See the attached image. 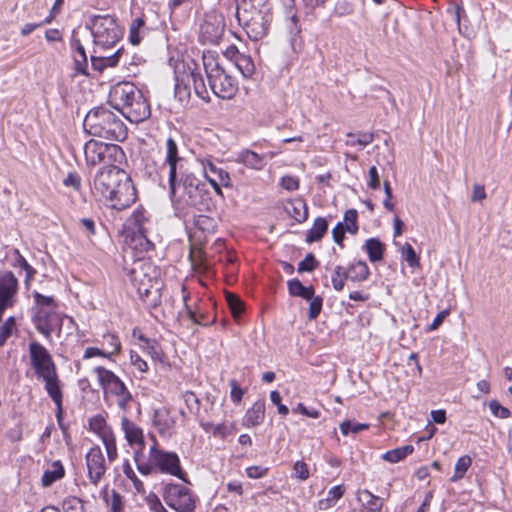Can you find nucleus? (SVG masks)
<instances>
[{"label":"nucleus","mask_w":512,"mask_h":512,"mask_svg":"<svg viewBox=\"0 0 512 512\" xmlns=\"http://www.w3.org/2000/svg\"><path fill=\"white\" fill-rule=\"evenodd\" d=\"M121 425L125 434V438L130 445L138 444L140 446H144V436L142 429H140L135 423L126 417L122 418Z\"/></svg>","instance_id":"27"},{"label":"nucleus","mask_w":512,"mask_h":512,"mask_svg":"<svg viewBox=\"0 0 512 512\" xmlns=\"http://www.w3.org/2000/svg\"><path fill=\"white\" fill-rule=\"evenodd\" d=\"M364 249L371 262H378L383 258L385 246L378 238H369L365 241Z\"/></svg>","instance_id":"33"},{"label":"nucleus","mask_w":512,"mask_h":512,"mask_svg":"<svg viewBox=\"0 0 512 512\" xmlns=\"http://www.w3.org/2000/svg\"><path fill=\"white\" fill-rule=\"evenodd\" d=\"M141 91L131 82H119L109 92V102L113 108L121 112L135 101L137 93Z\"/></svg>","instance_id":"18"},{"label":"nucleus","mask_w":512,"mask_h":512,"mask_svg":"<svg viewBox=\"0 0 512 512\" xmlns=\"http://www.w3.org/2000/svg\"><path fill=\"white\" fill-rule=\"evenodd\" d=\"M121 114L131 123H140L151 114L150 105L142 92L137 93L135 101L121 111Z\"/></svg>","instance_id":"22"},{"label":"nucleus","mask_w":512,"mask_h":512,"mask_svg":"<svg viewBox=\"0 0 512 512\" xmlns=\"http://www.w3.org/2000/svg\"><path fill=\"white\" fill-rule=\"evenodd\" d=\"M236 162L254 170H262L266 165L265 155H260L249 149L239 152L236 157Z\"/></svg>","instance_id":"25"},{"label":"nucleus","mask_w":512,"mask_h":512,"mask_svg":"<svg viewBox=\"0 0 512 512\" xmlns=\"http://www.w3.org/2000/svg\"><path fill=\"white\" fill-rule=\"evenodd\" d=\"M402 258L408 263L410 267H417L419 265V257L417 256L414 248L406 243L401 249Z\"/></svg>","instance_id":"48"},{"label":"nucleus","mask_w":512,"mask_h":512,"mask_svg":"<svg viewBox=\"0 0 512 512\" xmlns=\"http://www.w3.org/2000/svg\"><path fill=\"white\" fill-rule=\"evenodd\" d=\"M272 12L268 0H237L236 12Z\"/></svg>","instance_id":"31"},{"label":"nucleus","mask_w":512,"mask_h":512,"mask_svg":"<svg viewBox=\"0 0 512 512\" xmlns=\"http://www.w3.org/2000/svg\"><path fill=\"white\" fill-rule=\"evenodd\" d=\"M70 46L74 52V63L76 72L88 76V57L83 44L81 43L80 39L76 37L75 30L73 31L71 37Z\"/></svg>","instance_id":"23"},{"label":"nucleus","mask_w":512,"mask_h":512,"mask_svg":"<svg viewBox=\"0 0 512 512\" xmlns=\"http://www.w3.org/2000/svg\"><path fill=\"white\" fill-rule=\"evenodd\" d=\"M471 464H472V459L470 456L464 455V456L460 457L455 464L454 474L451 477V481L457 482L460 479H462L464 477V475L466 474L467 470L469 469V467L471 466Z\"/></svg>","instance_id":"40"},{"label":"nucleus","mask_w":512,"mask_h":512,"mask_svg":"<svg viewBox=\"0 0 512 512\" xmlns=\"http://www.w3.org/2000/svg\"><path fill=\"white\" fill-rule=\"evenodd\" d=\"M318 266V261L312 253H308L298 264V272H312Z\"/></svg>","instance_id":"53"},{"label":"nucleus","mask_w":512,"mask_h":512,"mask_svg":"<svg viewBox=\"0 0 512 512\" xmlns=\"http://www.w3.org/2000/svg\"><path fill=\"white\" fill-rule=\"evenodd\" d=\"M236 18L249 39L258 41L267 35L273 15L265 11L236 12Z\"/></svg>","instance_id":"14"},{"label":"nucleus","mask_w":512,"mask_h":512,"mask_svg":"<svg viewBox=\"0 0 512 512\" xmlns=\"http://www.w3.org/2000/svg\"><path fill=\"white\" fill-rule=\"evenodd\" d=\"M85 162L88 167L113 165L120 161L124 153L120 146L108 144L97 140H89L84 145Z\"/></svg>","instance_id":"12"},{"label":"nucleus","mask_w":512,"mask_h":512,"mask_svg":"<svg viewBox=\"0 0 512 512\" xmlns=\"http://www.w3.org/2000/svg\"><path fill=\"white\" fill-rule=\"evenodd\" d=\"M308 300L310 301L308 317L310 320H314L321 312L323 299L320 296L313 295L312 298H309Z\"/></svg>","instance_id":"54"},{"label":"nucleus","mask_w":512,"mask_h":512,"mask_svg":"<svg viewBox=\"0 0 512 512\" xmlns=\"http://www.w3.org/2000/svg\"><path fill=\"white\" fill-rule=\"evenodd\" d=\"M189 258L192 264V267L195 271L198 272H206L208 270V264L205 261L204 253L201 248H197L195 246L191 247Z\"/></svg>","instance_id":"39"},{"label":"nucleus","mask_w":512,"mask_h":512,"mask_svg":"<svg viewBox=\"0 0 512 512\" xmlns=\"http://www.w3.org/2000/svg\"><path fill=\"white\" fill-rule=\"evenodd\" d=\"M163 498L166 504L177 512H195L197 496L182 484H166Z\"/></svg>","instance_id":"15"},{"label":"nucleus","mask_w":512,"mask_h":512,"mask_svg":"<svg viewBox=\"0 0 512 512\" xmlns=\"http://www.w3.org/2000/svg\"><path fill=\"white\" fill-rule=\"evenodd\" d=\"M184 401H185L188 409L190 410V412H192L194 414H198V412L200 410V400L196 396L195 393H193L191 391L185 392Z\"/></svg>","instance_id":"56"},{"label":"nucleus","mask_w":512,"mask_h":512,"mask_svg":"<svg viewBox=\"0 0 512 512\" xmlns=\"http://www.w3.org/2000/svg\"><path fill=\"white\" fill-rule=\"evenodd\" d=\"M170 198L178 209L195 208L200 212L211 207L210 193L206 184L192 173H181L169 181Z\"/></svg>","instance_id":"3"},{"label":"nucleus","mask_w":512,"mask_h":512,"mask_svg":"<svg viewBox=\"0 0 512 512\" xmlns=\"http://www.w3.org/2000/svg\"><path fill=\"white\" fill-rule=\"evenodd\" d=\"M328 230V221L324 217H318L314 220L313 226L307 231L306 242L313 243L322 239Z\"/></svg>","instance_id":"32"},{"label":"nucleus","mask_w":512,"mask_h":512,"mask_svg":"<svg viewBox=\"0 0 512 512\" xmlns=\"http://www.w3.org/2000/svg\"><path fill=\"white\" fill-rule=\"evenodd\" d=\"M291 216L298 222H304L308 217V209L303 201H296L293 204V210L290 212Z\"/></svg>","instance_id":"49"},{"label":"nucleus","mask_w":512,"mask_h":512,"mask_svg":"<svg viewBox=\"0 0 512 512\" xmlns=\"http://www.w3.org/2000/svg\"><path fill=\"white\" fill-rule=\"evenodd\" d=\"M160 276V269L150 261H137L130 271V281L148 308L161 303L164 284Z\"/></svg>","instance_id":"4"},{"label":"nucleus","mask_w":512,"mask_h":512,"mask_svg":"<svg viewBox=\"0 0 512 512\" xmlns=\"http://www.w3.org/2000/svg\"><path fill=\"white\" fill-rule=\"evenodd\" d=\"M90 426L93 431H95L96 433H98L100 435L101 438H103L104 432L111 431L106 426L105 420L100 416L94 417L90 422Z\"/></svg>","instance_id":"61"},{"label":"nucleus","mask_w":512,"mask_h":512,"mask_svg":"<svg viewBox=\"0 0 512 512\" xmlns=\"http://www.w3.org/2000/svg\"><path fill=\"white\" fill-rule=\"evenodd\" d=\"M100 387L105 395L116 397V403L119 409L126 412L130 408L133 396L126 387L125 383L111 370L103 366L94 368Z\"/></svg>","instance_id":"11"},{"label":"nucleus","mask_w":512,"mask_h":512,"mask_svg":"<svg viewBox=\"0 0 512 512\" xmlns=\"http://www.w3.org/2000/svg\"><path fill=\"white\" fill-rule=\"evenodd\" d=\"M293 477L298 478L301 481H305L309 478V469L305 462L296 461L293 466Z\"/></svg>","instance_id":"57"},{"label":"nucleus","mask_w":512,"mask_h":512,"mask_svg":"<svg viewBox=\"0 0 512 512\" xmlns=\"http://www.w3.org/2000/svg\"><path fill=\"white\" fill-rule=\"evenodd\" d=\"M226 300H227L229 309L232 313V316L234 317V319L237 320L243 312V309H244L243 302L240 300V298H238L236 295H234L232 293H228L226 295Z\"/></svg>","instance_id":"46"},{"label":"nucleus","mask_w":512,"mask_h":512,"mask_svg":"<svg viewBox=\"0 0 512 512\" xmlns=\"http://www.w3.org/2000/svg\"><path fill=\"white\" fill-rule=\"evenodd\" d=\"M140 456L141 452L136 451L134 453L137 469L142 475L167 474L189 483L187 473L183 470L177 453L161 449L155 443L149 449L148 460L141 459Z\"/></svg>","instance_id":"5"},{"label":"nucleus","mask_w":512,"mask_h":512,"mask_svg":"<svg viewBox=\"0 0 512 512\" xmlns=\"http://www.w3.org/2000/svg\"><path fill=\"white\" fill-rule=\"evenodd\" d=\"M86 466L90 482L97 486L107 469L104 455L99 446H94L87 452Z\"/></svg>","instance_id":"19"},{"label":"nucleus","mask_w":512,"mask_h":512,"mask_svg":"<svg viewBox=\"0 0 512 512\" xmlns=\"http://www.w3.org/2000/svg\"><path fill=\"white\" fill-rule=\"evenodd\" d=\"M92 190L115 210H123L136 201V190L130 176L115 164L104 166L93 178Z\"/></svg>","instance_id":"1"},{"label":"nucleus","mask_w":512,"mask_h":512,"mask_svg":"<svg viewBox=\"0 0 512 512\" xmlns=\"http://www.w3.org/2000/svg\"><path fill=\"white\" fill-rule=\"evenodd\" d=\"M193 224L195 228L202 232H212L215 227L214 219L203 214L195 216Z\"/></svg>","instance_id":"44"},{"label":"nucleus","mask_w":512,"mask_h":512,"mask_svg":"<svg viewBox=\"0 0 512 512\" xmlns=\"http://www.w3.org/2000/svg\"><path fill=\"white\" fill-rule=\"evenodd\" d=\"M175 96L182 104L188 103L191 96V85L194 92L202 100L209 101L210 96L202 74L194 61H176L174 65Z\"/></svg>","instance_id":"8"},{"label":"nucleus","mask_w":512,"mask_h":512,"mask_svg":"<svg viewBox=\"0 0 512 512\" xmlns=\"http://www.w3.org/2000/svg\"><path fill=\"white\" fill-rule=\"evenodd\" d=\"M84 130L94 137L123 141L127 137L124 122L109 109L100 106L90 110L83 122Z\"/></svg>","instance_id":"6"},{"label":"nucleus","mask_w":512,"mask_h":512,"mask_svg":"<svg viewBox=\"0 0 512 512\" xmlns=\"http://www.w3.org/2000/svg\"><path fill=\"white\" fill-rule=\"evenodd\" d=\"M101 439L105 446L108 460L110 462H113L114 460L117 459L118 453H117L115 437H114L112 431L104 432L103 438H101Z\"/></svg>","instance_id":"42"},{"label":"nucleus","mask_w":512,"mask_h":512,"mask_svg":"<svg viewBox=\"0 0 512 512\" xmlns=\"http://www.w3.org/2000/svg\"><path fill=\"white\" fill-rule=\"evenodd\" d=\"M370 425L367 423H358L353 420H345L340 423L339 429L344 436H348L350 433L358 434L361 431L369 429Z\"/></svg>","instance_id":"41"},{"label":"nucleus","mask_w":512,"mask_h":512,"mask_svg":"<svg viewBox=\"0 0 512 512\" xmlns=\"http://www.w3.org/2000/svg\"><path fill=\"white\" fill-rule=\"evenodd\" d=\"M144 220L145 218L141 211H134L128 220V227L129 229H132L135 234V238H133L132 241L135 242L138 240L139 242L127 243V245L140 252L148 251L152 248V243L148 240L146 235H144V229L142 226Z\"/></svg>","instance_id":"20"},{"label":"nucleus","mask_w":512,"mask_h":512,"mask_svg":"<svg viewBox=\"0 0 512 512\" xmlns=\"http://www.w3.org/2000/svg\"><path fill=\"white\" fill-rule=\"evenodd\" d=\"M288 290L292 296L302 297L303 299L312 298L314 289L312 286H304L298 279L288 281Z\"/></svg>","instance_id":"38"},{"label":"nucleus","mask_w":512,"mask_h":512,"mask_svg":"<svg viewBox=\"0 0 512 512\" xmlns=\"http://www.w3.org/2000/svg\"><path fill=\"white\" fill-rule=\"evenodd\" d=\"M28 351L35 376L45 383V390L56 406V417L60 419L63 395L56 364L50 352L37 341L29 343Z\"/></svg>","instance_id":"2"},{"label":"nucleus","mask_w":512,"mask_h":512,"mask_svg":"<svg viewBox=\"0 0 512 512\" xmlns=\"http://www.w3.org/2000/svg\"><path fill=\"white\" fill-rule=\"evenodd\" d=\"M65 475V469L61 461L57 460L52 462L44 471L41 483L44 487L51 486L54 482L62 479Z\"/></svg>","instance_id":"29"},{"label":"nucleus","mask_w":512,"mask_h":512,"mask_svg":"<svg viewBox=\"0 0 512 512\" xmlns=\"http://www.w3.org/2000/svg\"><path fill=\"white\" fill-rule=\"evenodd\" d=\"M123 48L117 49V51L111 56H95L91 55V67L97 72H102L107 67H115L119 63L122 55Z\"/></svg>","instance_id":"28"},{"label":"nucleus","mask_w":512,"mask_h":512,"mask_svg":"<svg viewBox=\"0 0 512 512\" xmlns=\"http://www.w3.org/2000/svg\"><path fill=\"white\" fill-rule=\"evenodd\" d=\"M265 417V401H256L251 408H249L243 418V425L245 427H255L260 425Z\"/></svg>","instance_id":"26"},{"label":"nucleus","mask_w":512,"mask_h":512,"mask_svg":"<svg viewBox=\"0 0 512 512\" xmlns=\"http://www.w3.org/2000/svg\"><path fill=\"white\" fill-rule=\"evenodd\" d=\"M85 27L90 31L93 37L94 50H106L114 47L122 38L123 30L114 15H91Z\"/></svg>","instance_id":"9"},{"label":"nucleus","mask_w":512,"mask_h":512,"mask_svg":"<svg viewBox=\"0 0 512 512\" xmlns=\"http://www.w3.org/2000/svg\"><path fill=\"white\" fill-rule=\"evenodd\" d=\"M63 184L67 187H73L76 191H80L81 177L77 172H70L63 180Z\"/></svg>","instance_id":"62"},{"label":"nucleus","mask_w":512,"mask_h":512,"mask_svg":"<svg viewBox=\"0 0 512 512\" xmlns=\"http://www.w3.org/2000/svg\"><path fill=\"white\" fill-rule=\"evenodd\" d=\"M185 306H186V310H187V314H188L189 318L195 324L206 326V325L214 323L215 318H213V320L211 322H209L206 320L205 314H203V313L198 314L196 311L192 310L187 304H185Z\"/></svg>","instance_id":"59"},{"label":"nucleus","mask_w":512,"mask_h":512,"mask_svg":"<svg viewBox=\"0 0 512 512\" xmlns=\"http://www.w3.org/2000/svg\"><path fill=\"white\" fill-rule=\"evenodd\" d=\"M105 500L110 512H123L122 496L118 492L113 490L110 497L106 495Z\"/></svg>","instance_id":"51"},{"label":"nucleus","mask_w":512,"mask_h":512,"mask_svg":"<svg viewBox=\"0 0 512 512\" xmlns=\"http://www.w3.org/2000/svg\"><path fill=\"white\" fill-rule=\"evenodd\" d=\"M33 298L35 306L33 307L32 320L36 329L44 335L47 340H51V334L60 335L64 321L73 325L71 317L61 315L56 312L57 303L52 296H45L34 291Z\"/></svg>","instance_id":"7"},{"label":"nucleus","mask_w":512,"mask_h":512,"mask_svg":"<svg viewBox=\"0 0 512 512\" xmlns=\"http://www.w3.org/2000/svg\"><path fill=\"white\" fill-rule=\"evenodd\" d=\"M106 344L110 347V350L106 351L107 358H111L112 356L118 354L121 349V342L119 338L114 334H106L103 336Z\"/></svg>","instance_id":"50"},{"label":"nucleus","mask_w":512,"mask_h":512,"mask_svg":"<svg viewBox=\"0 0 512 512\" xmlns=\"http://www.w3.org/2000/svg\"><path fill=\"white\" fill-rule=\"evenodd\" d=\"M225 31V21L221 13L209 11L200 26L199 39L203 44H218Z\"/></svg>","instance_id":"16"},{"label":"nucleus","mask_w":512,"mask_h":512,"mask_svg":"<svg viewBox=\"0 0 512 512\" xmlns=\"http://www.w3.org/2000/svg\"><path fill=\"white\" fill-rule=\"evenodd\" d=\"M200 162L205 176L212 175L215 178H218V181H220L224 187L231 186L230 175L220 166L221 163H216L211 158L200 159Z\"/></svg>","instance_id":"24"},{"label":"nucleus","mask_w":512,"mask_h":512,"mask_svg":"<svg viewBox=\"0 0 512 512\" xmlns=\"http://www.w3.org/2000/svg\"><path fill=\"white\" fill-rule=\"evenodd\" d=\"M147 504L153 512H168L155 494H151L147 497Z\"/></svg>","instance_id":"64"},{"label":"nucleus","mask_w":512,"mask_h":512,"mask_svg":"<svg viewBox=\"0 0 512 512\" xmlns=\"http://www.w3.org/2000/svg\"><path fill=\"white\" fill-rule=\"evenodd\" d=\"M123 473L128 479H130L133 482L134 487L138 492L143 491L144 484L142 483V481L138 479L129 462H125L123 464Z\"/></svg>","instance_id":"55"},{"label":"nucleus","mask_w":512,"mask_h":512,"mask_svg":"<svg viewBox=\"0 0 512 512\" xmlns=\"http://www.w3.org/2000/svg\"><path fill=\"white\" fill-rule=\"evenodd\" d=\"M284 12L281 22V29L285 35L292 51L298 54L304 47V39L302 36V26L295 7L294 0H283Z\"/></svg>","instance_id":"13"},{"label":"nucleus","mask_w":512,"mask_h":512,"mask_svg":"<svg viewBox=\"0 0 512 512\" xmlns=\"http://www.w3.org/2000/svg\"><path fill=\"white\" fill-rule=\"evenodd\" d=\"M145 36V22L143 18H135L132 20L129 27V41L133 45L140 44Z\"/></svg>","instance_id":"36"},{"label":"nucleus","mask_w":512,"mask_h":512,"mask_svg":"<svg viewBox=\"0 0 512 512\" xmlns=\"http://www.w3.org/2000/svg\"><path fill=\"white\" fill-rule=\"evenodd\" d=\"M374 140L373 133L370 132H358V133H347L346 145L355 147L357 145L366 147L371 144Z\"/></svg>","instance_id":"37"},{"label":"nucleus","mask_w":512,"mask_h":512,"mask_svg":"<svg viewBox=\"0 0 512 512\" xmlns=\"http://www.w3.org/2000/svg\"><path fill=\"white\" fill-rule=\"evenodd\" d=\"M358 212L355 209H349L344 214V226L346 227L347 232L351 234H356L358 231L357 224Z\"/></svg>","instance_id":"47"},{"label":"nucleus","mask_w":512,"mask_h":512,"mask_svg":"<svg viewBox=\"0 0 512 512\" xmlns=\"http://www.w3.org/2000/svg\"><path fill=\"white\" fill-rule=\"evenodd\" d=\"M346 270L348 279L353 282L365 281L370 274L369 267L363 261L351 264Z\"/></svg>","instance_id":"34"},{"label":"nucleus","mask_w":512,"mask_h":512,"mask_svg":"<svg viewBox=\"0 0 512 512\" xmlns=\"http://www.w3.org/2000/svg\"><path fill=\"white\" fill-rule=\"evenodd\" d=\"M18 279L11 271L0 272V321L7 308L16 303Z\"/></svg>","instance_id":"17"},{"label":"nucleus","mask_w":512,"mask_h":512,"mask_svg":"<svg viewBox=\"0 0 512 512\" xmlns=\"http://www.w3.org/2000/svg\"><path fill=\"white\" fill-rule=\"evenodd\" d=\"M62 509L64 512H85L83 501L76 496H68L63 500Z\"/></svg>","instance_id":"45"},{"label":"nucleus","mask_w":512,"mask_h":512,"mask_svg":"<svg viewBox=\"0 0 512 512\" xmlns=\"http://www.w3.org/2000/svg\"><path fill=\"white\" fill-rule=\"evenodd\" d=\"M230 387H231V392H230V397H231V400L232 402H234L235 404H238L241 402L242 400V397L245 393V390L242 389L236 380L232 379L230 380Z\"/></svg>","instance_id":"60"},{"label":"nucleus","mask_w":512,"mask_h":512,"mask_svg":"<svg viewBox=\"0 0 512 512\" xmlns=\"http://www.w3.org/2000/svg\"><path fill=\"white\" fill-rule=\"evenodd\" d=\"M347 232L343 222H338L337 225L332 229V237L335 243L342 246V242Z\"/></svg>","instance_id":"63"},{"label":"nucleus","mask_w":512,"mask_h":512,"mask_svg":"<svg viewBox=\"0 0 512 512\" xmlns=\"http://www.w3.org/2000/svg\"><path fill=\"white\" fill-rule=\"evenodd\" d=\"M348 279L346 268L338 265L335 267L332 274V285L336 291H342L345 285V280Z\"/></svg>","instance_id":"43"},{"label":"nucleus","mask_w":512,"mask_h":512,"mask_svg":"<svg viewBox=\"0 0 512 512\" xmlns=\"http://www.w3.org/2000/svg\"><path fill=\"white\" fill-rule=\"evenodd\" d=\"M238 69L241 71L243 76L249 77L254 72V65L250 58L240 57L236 63Z\"/></svg>","instance_id":"58"},{"label":"nucleus","mask_w":512,"mask_h":512,"mask_svg":"<svg viewBox=\"0 0 512 512\" xmlns=\"http://www.w3.org/2000/svg\"><path fill=\"white\" fill-rule=\"evenodd\" d=\"M203 66L212 92L219 98L232 99L237 90V82L219 64L213 54H203Z\"/></svg>","instance_id":"10"},{"label":"nucleus","mask_w":512,"mask_h":512,"mask_svg":"<svg viewBox=\"0 0 512 512\" xmlns=\"http://www.w3.org/2000/svg\"><path fill=\"white\" fill-rule=\"evenodd\" d=\"M358 500L369 512H381L384 503L382 498L366 489L359 491Z\"/></svg>","instance_id":"30"},{"label":"nucleus","mask_w":512,"mask_h":512,"mask_svg":"<svg viewBox=\"0 0 512 512\" xmlns=\"http://www.w3.org/2000/svg\"><path fill=\"white\" fill-rule=\"evenodd\" d=\"M414 447L412 445H406L393 450L385 452L381 458L390 463H398L405 459L408 455L412 454Z\"/></svg>","instance_id":"35"},{"label":"nucleus","mask_w":512,"mask_h":512,"mask_svg":"<svg viewBox=\"0 0 512 512\" xmlns=\"http://www.w3.org/2000/svg\"><path fill=\"white\" fill-rule=\"evenodd\" d=\"M489 408L495 417L507 419L511 416V411L508 408L502 406L497 400H491L489 402Z\"/></svg>","instance_id":"52"},{"label":"nucleus","mask_w":512,"mask_h":512,"mask_svg":"<svg viewBox=\"0 0 512 512\" xmlns=\"http://www.w3.org/2000/svg\"><path fill=\"white\" fill-rule=\"evenodd\" d=\"M185 159L179 156L178 146L174 139L169 137L166 140L165 165L168 167L169 181H174L176 176L186 172L184 170Z\"/></svg>","instance_id":"21"}]
</instances>
